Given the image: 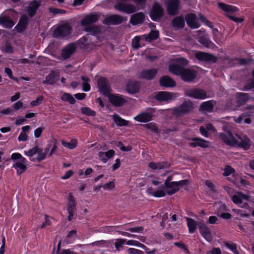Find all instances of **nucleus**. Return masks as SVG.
<instances>
[{
	"instance_id": "obj_30",
	"label": "nucleus",
	"mask_w": 254,
	"mask_h": 254,
	"mask_svg": "<svg viewBox=\"0 0 254 254\" xmlns=\"http://www.w3.org/2000/svg\"><path fill=\"white\" fill-rule=\"evenodd\" d=\"M60 76L58 73L52 71L46 77V80L43 81L45 84L55 85L59 80Z\"/></svg>"
},
{
	"instance_id": "obj_16",
	"label": "nucleus",
	"mask_w": 254,
	"mask_h": 254,
	"mask_svg": "<svg viewBox=\"0 0 254 254\" xmlns=\"http://www.w3.org/2000/svg\"><path fill=\"white\" fill-rule=\"evenodd\" d=\"M97 83L99 92L107 96L110 92V87L107 78L104 77H100L98 79Z\"/></svg>"
},
{
	"instance_id": "obj_53",
	"label": "nucleus",
	"mask_w": 254,
	"mask_h": 254,
	"mask_svg": "<svg viewBox=\"0 0 254 254\" xmlns=\"http://www.w3.org/2000/svg\"><path fill=\"white\" fill-rule=\"evenodd\" d=\"M43 100V96H40L38 97L36 100H33L30 103V105L32 107H35L37 105H39L42 103V102Z\"/></svg>"
},
{
	"instance_id": "obj_41",
	"label": "nucleus",
	"mask_w": 254,
	"mask_h": 254,
	"mask_svg": "<svg viewBox=\"0 0 254 254\" xmlns=\"http://www.w3.org/2000/svg\"><path fill=\"white\" fill-rule=\"evenodd\" d=\"M61 99L63 101L68 102L70 104H74L76 102L75 99L72 96L68 93H64L63 94Z\"/></svg>"
},
{
	"instance_id": "obj_32",
	"label": "nucleus",
	"mask_w": 254,
	"mask_h": 254,
	"mask_svg": "<svg viewBox=\"0 0 254 254\" xmlns=\"http://www.w3.org/2000/svg\"><path fill=\"white\" fill-rule=\"evenodd\" d=\"M218 5L221 9L227 13H234L239 10L238 7L223 2H218Z\"/></svg>"
},
{
	"instance_id": "obj_40",
	"label": "nucleus",
	"mask_w": 254,
	"mask_h": 254,
	"mask_svg": "<svg viewBox=\"0 0 254 254\" xmlns=\"http://www.w3.org/2000/svg\"><path fill=\"white\" fill-rule=\"evenodd\" d=\"M85 31L88 32L89 34L96 36L100 33L101 30L98 26H88L85 27Z\"/></svg>"
},
{
	"instance_id": "obj_47",
	"label": "nucleus",
	"mask_w": 254,
	"mask_h": 254,
	"mask_svg": "<svg viewBox=\"0 0 254 254\" xmlns=\"http://www.w3.org/2000/svg\"><path fill=\"white\" fill-rule=\"evenodd\" d=\"M238 146L245 150H248L251 146L250 139L247 138L245 139L242 140L238 144Z\"/></svg>"
},
{
	"instance_id": "obj_60",
	"label": "nucleus",
	"mask_w": 254,
	"mask_h": 254,
	"mask_svg": "<svg viewBox=\"0 0 254 254\" xmlns=\"http://www.w3.org/2000/svg\"><path fill=\"white\" fill-rule=\"evenodd\" d=\"M225 15L230 19L236 23H242L244 21V19L242 18H239L236 16L231 15L229 14H225Z\"/></svg>"
},
{
	"instance_id": "obj_49",
	"label": "nucleus",
	"mask_w": 254,
	"mask_h": 254,
	"mask_svg": "<svg viewBox=\"0 0 254 254\" xmlns=\"http://www.w3.org/2000/svg\"><path fill=\"white\" fill-rule=\"evenodd\" d=\"M224 245L227 248L230 250L235 254H239V253L237 250V245L235 244H230L228 242H224Z\"/></svg>"
},
{
	"instance_id": "obj_54",
	"label": "nucleus",
	"mask_w": 254,
	"mask_h": 254,
	"mask_svg": "<svg viewBox=\"0 0 254 254\" xmlns=\"http://www.w3.org/2000/svg\"><path fill=\"white\" fill-rule=\"evenodd\" d=\"M143 227H136L125 229V230L129 231L130 232H136V233H142L143 231Z\"/></svg>"
},
{
	"instance_id": "obj_46",
	"label": "nucleus",
	"mask_w": 254,
	"mask_h": 254,
	"mask_svg": "<svg viewBox=\"0 0 254 254\" xmlns=\"http://www.w3.org/2000/svg\"><path fill=\"white\" fill-rule=\"evenodd\" d=\"M80 110L81 113L83 115L92 117L96 116V112L92 110L89 107H82L81 108Z\"/></svg>"
},
{
	"instance_id": "obj_8",
	"label": "nucleus",
	"mask_w": 254,
	"mask_h": 254,
	"mask_svg": "<svg viewBox=\"0 0 254 254\" xmlns=\"http://www.w3.org/2000/svg\"><path fill=\"white\" fill-rule=\"evenodd\" d=\"M186 96L191 98L199 100H203L208 98L206 92L201 88H193L186 90Z\"/></svg>"
},
{
	"instance_id": "obj_5",
	"label": "nucleus",
	"mask_w": 254,
	"mask_h": 254,
	"mask_svg": "<svg viewBox=\"0 0 254 254\" xmlns=\"http://www.w3.org/2000/svg\"><path fill=\"white\" fill-rule=\"evenodd\" d=\"M224 132H221L219 134V138L227 145L235 146L238 142L235 138L229 127L225 125L222 127Z\"/></svg>"
},
{
	"instance_id": "obj_26",
	"label": "nucleus",
	"mask_w": 254,
	"mask_h": 254,
	"mask_svg": "<svg viewBox=\"0 0 254 254\" xmlns=\"http://www.w3.org/2000/svg\"><path fill=\"white\" fill-rule=\"evenodd\" d=\"M154 98L156 100L159 102H168L173 99V94L170 92L160 91L156 92Z\"/></svg>"
},
{
	"instance_id": "obj_12",
	"label": "nucleus",
	"mask_w": 254,
	"mask_h": 254,
	"mask_svg": "<svg viewBox=\"0 0 254 254\" xmlns=\"http://www.w3.org/2000/svg\"><path fill=\"white\" fill-rule=\"evenodd\" d=\"M114 7L116 10L127 14L133 13L137 10L135 5L130 3H125L123 2H117L115 4Z\"/></svg>"
},
{
	"instance_id": "obj_39",
	"label": "nucleus",
	"mask_w": 254,
	"mask_h": 254,
	"mask_svg": "<svg viewBox=\"0 0 254 254\" xmlns=\"http://www.w3.org/2000/svg\"><path fill=\"white\" fill-rule=\"evenodd\" d=\"M186 219L187 222V226L189 229V233H194L197 228L196 222L191 218L186 217Z\"/></svg>"
},
{
	"instance_id": "obj_58",
	"label": "nucleus",
	"mask_w": 254,
	"mask_h": 254,
	"mask_svg": "<svg viewBox=\"0 0 254 254\" xmlns=\"http://www.w3.org/2000/svg\"><path fill=\"white\" fill-rule=\"evenodd\" d=\"M232 200L234 203L237 205L241 204L242 203V201L241 197H240V195L238 192H237V194H235L232 196Z\"/></svg>"
},
{
	"instance_id": "obj_50",
	"label": "nucleus",
	"mask_w": 254,
	"mask_h": 254,
	"mask_svg": "<svg viewBox=\"0 0 254 254\" xmlns=\"http://www.w3.org/2000/svg\"><path fill=\"white\" fill-rule=\"evenodd\" d=\"M235 172V170L231 166L227 165L224 169V172L223 176L225 177H228Z\"/></svg>"
},
{
	"instance_id": "obj_37",
	"label": "nucleus",
	"mask_w": 254,
	"mask_h": 254,
	"mask_svg": "<svg viewBox=\"0 0 254 254\" xmlns=\"http://www.w3.org/2000/svg\"><path fill=\"white\" fill-rule=\"evenodd\" d=\"M14 21L5 16L0 17V25L7 28H11L14 25Z\"/></svg>"
},
{
	"instance_id": "obj_21",
	"label": "nucleus",
	"mask_w": 254,
	"mask_h": 254,
	"mask_svg": "<svg viewBox=\"0 0 254 254\" xmlns=\"http://www.w3.org/2000/svg\"><path fill=\"white\" fill-rule=\"evenodd\" d=\"M76 46L73 43H70L63 48L62 51V56L63 59L66 60L70 58L76 51Z\"/></svg>"
},
{
	"instance_id": "obj_36",
	"label": "nucleus",
	"mask_w": 254,
	"mask_h": 254,
	"mask_svg": "<svg viewBox=\"0 0 254 254\" xmlns=\"http://www.w3.org/2000/svg\"><path fill=\"white\" fill-rule=\"evenodd\" d=\"M236 97L237 99L238 103L243 105L249 99V95L246 93L238 92L236 94Z\"/></svg>"
},
{
	"instance_id": "obj_48",
	"label": "nucleus",
	"mask_w": 254,
	"mask_h": 254,
	"mask_svg": "<svg viewBox=\"0 0 254 254\" xmlns=\"http://www.w3.org/2000/svg\"><path fill=\"white\" fill-rule=\"evenodd\" d=\"M144 126L146 128L151 130L154 133H158L159 132L158 127L154 123L146 124Z\"/></svg>"
},
{
	"instance_id": "obj_51",
	"label": "nucleus",
	"mask_w": 254,
	"mask_h": 254,
	"mask_svg": "<svg viewBox=\"0 0 254 254\" xmlns=\"http://www.w3.org/2000/svg\"><path fill=\"white\" fill-rule=\"evenodd\" d=\"M132 47L134 49H138L141 48V46L140 44V38L138 36H135L132 39Z\"/></svg>"
},
{
	"instance_id": "obj_64",
	"label": "nucleus",
	"mask_w": 254,
	"mask_h": 254,
	"mask_svg": "<svg viewBox=\"0 0 254 254\" xmlns=\"http://www.w3.org/2000/svg\"><path fill=\"white\" fill-rule=\"evenodd\" d=\"M254 88V78L252 79L250 82L247 83L245 86L244 90L245 91H249Z\"/></svg>"
},
{
	"instance_id": "obj_57",
	"label": "nucleus",
	"mask_w": 254,
	"mask_h": 254,
	"mask_svg": "<svg viewBox=\"0 0 254 254\" xmlns=\"http://www.w3.org/2000/svg\"><path fill=\"white\" fill-rule=\"evenodd\" d=\"M117 146L123 151H129L131 150V147L130 146H124L121 141L118 142Z\"/></svg>"
},
{
	"instance_id": "obj_17",
	"label": "nucleus",
	"mask_w": 254,
	"mask_h": 254,
	"mask_svg": "<svg viewBox=\"0 0 254 254\" xmlns=\"http://www.w3.org/2000/svg\"><path fill=\"white\" fill-rule=\"evenodd\" d=\"M158 72V69L155 68L143 69L139 73L138 78L146 80H151L156 77Z\"/></svg>"
},
{
	"instance_id": "obj_18",
	"label": "nucleus",
	"mask_w": 254,
	"mask_h": 254,
	"mask_svg": "<svg viewBox=\"0 0 254 254\" xmlns=\"http://www.w3.org/2000/svg\"><path fill=\"white\" fill-rule=\"evenodd\" d=\"M188 140L191 141L189 143V146L190 147L194 148L200 147L202 148H207L209 147V142L203 138L197 137L190 138Z\"/></svg>"
},
{
	"instance_id": "obj_1",
	"label": "nucleus",
	"mask_w": 254,
	"mask_h": 254,
	"mask_svg": "<svg viewBox=\"0 0 254 254\" xmlns=\"http://www.w3.org/2000/svg\"><path fill=\"white\" fill-rule=\"evenodd\" d=\"M169 70L173 74L180 75L182 79L186 82H190L196 77V72L192 69L185 68L184 66L174 64L169 66Z\"/></svg>"
},
{
	"instance_id": "obj_52",
	"label": "nucleus",
	"mask_w": 254,
	"mask_h": 254,
	"mask_svg": "<svg viewBox=\"0 0 254 254\" xmlns=\"http://www.w3.org/2000/svg\"><path fill=\"white\" fill-rule=\"evenodd\" d=\"M49 9V12L52 13L54 15H56L58 14H63L65 13V11L64 10L60 8L50 7Z\"/></svg>"
},
{
	"instance_id": "obj_7",
	"label": "nucleus",
	"mask_w": 254,
	"mask_h": 254,
	"mask_svg": "<svg viewBox=\"0 0 254 254\" xmlns=\"http://www.w3.org/2000/svg\"><path fill=\"white\" fill-rule=\"evenodd\" d=\"M155 110L153 108L148 107L133 118V119L140 123H148L153 119Z\"/></svg>"
},
{
	"instance_id": "obj_33",
	"label": "nucleus",
	"mask_w": 254,
	"mask_h": 254,
	"mask_svg": "<svg viewBox=\"0 0 254 254\" xmlns=\"http://www.w3.org/2000/svg\"><path fill=\"white\" fill-rule=\"evenodd\" d=\"M115 154V151L113 149L109 150L107 152L100 151L98 156L101 160L104 163L107 162L108 160L112 158Z\"/></svg>"
},
{
	"instance_id": "obj_63",
	"label": "nucleus",
	"mask_w": 254,
	"mask_h": 254,
	"mask_svg": "<svg viewBox=\"0 0 254 254\" xmlns=\"http://www.w3.org/2000/svg\"><path fill=\"white\" fill-rule=\"evenodd\" d=\"M128 254H143V252L141 250L134 248H129L127 250Z\"/></svg>"
},
{
	"instance_id": "obj_61",
	"label": "nucleus",
	"mask_w": 254,
	"mask_h": 254,
	"mask_svg": "<svg viewBox=\"0 0 254 254\" xmlns=\"http://www.w3.org/2000/svg\"><path fill=\"white\" fill-rule=\"evenodd\" d=\"M217 216L224 219H230L232 218V215L227 212L218 213Z\"/></svg>"
},
{
	"instance_id": "obj_13",
	"label": "nucleus",
	"mask_w": 254,
	"mask_h": 254,
	"mask_svg": "<svg viewBox=\"0 0 254 254\" xmlns=\"http://www.w3.org/2000/svg\"><path fill=\"white\" fill-rule=\"evenodd\" d=\"M195 57L199 61L207 63L214 64L217 61V58L212 54L198 51L195 54Z\"/></svg>"
},
{
	"instance_id": "obj_22",
	"label": "nucleus",
	"mask_w": 254,
	"mask_h": 254,
	"mask_svg": "<svg viewBox=\"0 0 254 254\" xmlns=\"http://www.w3.org/2000/svg\"><path fill=\"white\" fill-rule=\"evenodd\" d=\"M198 228L201 235L207 242H210L212 240V236L209 228L203 223L198 224Z\"/></svg>"
},
{
	"instance_id": "obj_2",
	"label": "nucleus",
	"mask_w": 254,
	"mask_h": 254,
	"mask_svg": "<svg viewBox=\"0 0 254 254\" xmlns=\"http://www.w3.org/2000/svg\"><path fill=\"white\" fill-rule=\"evenodd\" d=\"M49 150V148H46L43 152L38 145H36L28 151H24V154L29 157L31 161H36L38 162H41L46 158Z\"/></svg>"
},
{
	"instance_id": "obj_45",
	"label": "nucleus",
	"mask_w": 254,
	"mask_h": 254,
	"mask_svg": "<svg viewBox=\"0 0 254 254\" xmlns=\"http://www.w3.org/2000/svg\"><path fill=\"white\" fill-rule=\"evenodd\" d=\"M198 42L206 47H210L211 45L213 44L208 38L202 36L198 37Z\"/></svg>"
},
{
	"instance_id": "obj_4",
	"label": "nucleus",
	"mask_w": 254,
	"mask_h": 254,
	"mask_svg": "<svg viewBox=\"0 0 254 254\" xmlns=\"http://www.w3.org/2000/svg\"><path fill=\"white\" fill-rule=\"evenodd\" d=\"M10 158L15 162L12 167L17 171V174L20 175L27 170V160L19 153H13L11 154Z\"/></svg>"
},
{
	"instance_id": "obj_44",
	"label": "nucleus",
	"mask_w": 254,
	"mask_h": 254,
	"mask_svg": "<svg viewBox=\"0 0 254 254\" xmlns=\"http://www.w3.org/2000/svg\"><path fill=\"white\" fill-rule=\"evenodd\" d=\"M76 235L77 232L75 230H72L69 231L64 240V242L67 244L72 243L74 239H73V240H71V239L73 237H76Z\"/></svg>"
},
{
	"instance_id": "obj_31",
	"label": "nucleus",
	"mask_w": 254,
	"mask_h": 254,
	"mask_svg": "<svg viewBox=\"0 0 254 254\" xmlns=\"http://www.w3.org/2000/svg\"><path fill=\"white\" fill-rule=\"evenodd\" d=\"M215 102L213 100H209L203 102L200 106V111L211 113L212 112Z\"/></svg>"
},
{
	"instance_id": "obj_38",
	"label": "nucleus",
	"mask_w": 254,
	"mask_h": 254,
	"mask_svg": "<svg viewBox=\"0 0 254 254\" xmlns=\"http://www.w3.org/2000/svg\"><path fill=\"white\" fill-rule=\"evenodd\" d=\"M163 190H158L156 191H154L152 188H149L146 190V192L154 197H162L166 195V192Z\"/></svg>"
},
{
	"instance_id": "obj_42",
	"label": "nucleus",
	"mask_w": 254,
	"mask_h": 254,
	"mask_svg": "<svg viewBox=\"0 0 254 254\" xmlns=\"http://www.w3.org/2000/svg\"><path fill=\"white\" fill-rule=\"evenodd\" d=\"M62 144L63 146L69 149L75 148L77 145V141L76 139H72L69 142L62 140Z\"/></svg>"
},
{
	"instance_id": "obj_11",
	"label": "nucleus",
	"mask_w": 254,
	"mask_h": 254,
	"mask_svg": "<svg viewBox=\"0 0 254 254\" xmlns=\"http://www.w3.org/2000/svg\"><path fill=\"white\" fill-rule=\"evenodd\" d=\"M109 102L114 107H120L124 106L127 102V99L123 95L119 94H111L108 96Z\"/></svg>"
},
{
	"instance_id": "obj_29",
	"label": "nucleus",
	"mask_w": 254,
	"mask_h": 254,
	"mask_svg": "<svg viewBox=\"0 0 254 254\" xmlns=\"http://www.w3.org/2000/svg\"><path fill=\"white\" fill-rule=\"evenodd\" d=\"M160 86L165 87H173L175 86V81L170 77L167 75L162 76L159 80Z\"/></svg>"
},
{
	"instance_id": "obj_3",
	"label": "nucleus",
	"mask_w": 254,
	"mask_h": 254,
	"mask_svg": "<svg viewBox=\"0 0 254 254\" xmlns=\"http://www.w3.org/2000/svg\"><path fill=\"white\" fill-rule=\"evenodd\" d=\"M188 179L182 180L179 181H173L170 183H164L160 187V189H164L169 195H172L179 191V187L186 186L189 184Z\"/></svg>"
},
{
	"instance_id": "obj_23",
	"label": "nucleus",
	"mask_w": 254,
	"mask_h": 254,
	"mask_svg": "<svg viewBox=\"0 0 254 254\" xmlns=\"http://www.w3.org/2000/svg\"><path fill=\"white\" fill-rule=\"evenodd\" d=\"M145 14L142 12H139L132 14L130 18L129 22L133 26L142 24L145 21Z\"/></svg>"
},
{
	"instance_id": "obj_9",
	"label": "nucleus",
	"mask_w": 254,
	"mask_h": 254,
	"mask_svg": "<svg viewBox=\"0 0 254 254\" xmlns=\"http://www.w3.org/2000/svg\"><path fill=\"white\" fill-rule=\"evenodd\" d=\"M166 10L169 15L178 14L180 6V0H164Z\"/></svg>"
},
{
	"instance_id": "obj_20",
	"label": "nucleus",
	"mask_w": 254,
	"mask_h": 254,
	"mask_svg": "<svg viewBox=\"0 0 254 254\" xmlns=\"http://www.w3.org/2000/svg\"><path fill=\"white\" fill-rule=\"evenodd\" d=\"M29 20L26 14L22 15L17 24L15 27L16 31L18 33H22L24 31L28 26Z\"/></svg>"
},
{
	"instance_id": "obj_15",
	"label": "nucleus",
	"mask_w": 254,
	"mask_h": 254,
	"mask_svg": "<svg viewBox=\"0 0 254 254\" xmlns=\"http://www.w3.org/2000/svg\"><path fill=\"white\" fill-rule=\"evenodd\" d=\"M127 20V17H124L119 14H113L106 18L103 23L108 25H117Z\"/></svg>"
},
{
	"instance_id": "obj_43",
	"label": "nucleus",
	"mask_w": 254,
	"mask_h": 254,
	"mask_svg": "<svg viewBox=\"0 0 254 254\" xmlns=\"http://www.w3.org/2000/svg\"><path fill=\"white\" fill-rule=\"evenodd\" d=\"M159 37V32L158 31L152 30L146 35L145 41L147 42H151L156 40Z\"/></svg>"
},
{
	"instance_id": "obj_25",
	"label": "nucleus",
	"mask_w": 254,
	"mask_h": 254,
	"mask_svg": "<svg viewBox=\"0 0 254 254\" xmlns=\"http://www.w3.org/2000/svg\"><path fill=\"white\" fill-rule=\"evenodd\" d=\"M186 21L189 27L191 29H196L200 27L197 21L196 16L193 13H189L186 16Z\"/></svg>"
},
{
	"instance_id": "obj_34",
	"label": "nucleus",
	"mask_w": 254,
	"mask_h": 254,
	"mask_svg": "<svg viewBox=\"0 0 254 254\" xmlns=\"http://www.w3.org/2000/svg\"><path fill=\"white\" fill-rule=\"evenodd\" d=\"M173 27L177 28H183L185 26V20L182 16H177L172 20Z\"/></svg>"
},
{
	"instance_id": "obj_24",
	"label": "nucleus",
	"mask_w": 254,
	"mask_h": 254,
	"mask_svg": "<svg viewBox=\"0 0 254 254\" xmlns=\"http://www.w3.org/2000/svg\"><path fill=\"white\" fill-rule=\"evenodd\" d=\"M77 45L79 48L83 51H89L91 49L92 43L84 36L77 41Z\"/></svg>"
},
{
	"instance_id": "obj_6",
	"label": "nucleus",
	"mask_w": 254,
	"mask_h": 254,
	"mask_svg": "<svg viewBox=\"0 0 254 254\" xmlns=\"http://www.w3.org/2000/svg\"><path fill=\"white\" fill-rule=\"evenodd\" d=\"M194 108L192 101L189 100L184 101L183 104L173 109V113L177 116H182L190 113Z\"/></svg>"
},
{
	"instance_id": "obj_35",
	"label": "nucleus",
	"mask_w": 254,
	"mask_h": 254,
	"mask_svg": "<svg viewBox=\"0 0 254 254\" xmlns=\"http://www.w3.org/2000/svg\"><path fill=\"white\" fill-rule=\"evenodd\" d=\"M114 122L118 127H127L129 122L122 118L118 114H115L112 117Z\"/></svg>"
},
{
	"instance_id": "obj_10",
	"label": "nucleus",
	"mask_w": 254,
	"mask_h": 254,
	"mask_svg": "<svg viewBox=\"0 0 254 254\" xmlns=\"http://www.w3.org/2000/svg\"><path fill=\"white\" fill-rule=\"evenodd\" d=\"M71 30L72 27L69 24L64 23L56 28L54 35L56 38H64L70 34Z\"/></svg>"
},
{
	"instance_id": "obj_28",
	"label": "nucleus",
	"mask_w": 254,
	"mask_h": 254,
	"mask_svg": "<svg viewBox=\"0 0 254 254\" xmlns=\"http://www.w3.org/2000/svg\"><path fill=\"white\" fill-rule=\"evenodd\" d=\"M98 20V16L96 14H90L86 16L81 21V24L83 26H88L90 24L97 22Z\"/></svg>"
},
{
	"instance_id": "obj_14",
	"label": "nucleus",
	"mask_w": 254,
	"mask_h": 254,
	"mask_svg": "<svg viewBox=\"0 0 254 254\" xmlns=\"http://www.w3.org/2000/svg\"><path fill=\"white\" fill-rule=\"evenodd\" d=\"M164 15V10L161 5L155 2L150 13V18L154 21H158Z\"/></svg>"
},
{
	"instance_id": "obj_62",
	"label": "nucleus",
	"mask_w": 254,
	"mask_h": 254,
	"mask_svg": "<svg viewBox=\"0 0 254 254\" xmlns=\"http://www.w3.org/2000/svg\"><path fill=\"white\" fill-rule=\"evenodd\" d=\"M170 166V164L167 161L159 162V170L168 169Z\"/></svg>"
},
{
	"instance_id": "obj_59",
	"label": "nucleus",
	"mask_w": 254,
	"mask_h": 254,
	"mask_svg": "<svg viewBox=\"0 0 254 254\" xmlns=\"http://www.w3.org/2000/svg\"><path fill=\"white\" fill-rule=\"evenodd\" d=\"M14 111L11 108H7L0 111V113L6 115H12L14 114Z\"/></svg>"
},
{
	"instance_id": "obj_55",
	"label": "nucleus",
	"mask_w": 254,
	"mask_h": 254,
	"mask_svg": "<svg viewBox=\"0 0 254 254\" xmlns=\"http://www.w3.org/2000/svg\"><path fill=\"white\" fill-rule=\"evenodd\" d=\"M115 187V185L114 180H113V181H111L109 183H106L102 186V188L105 190H111L112 189H114Z\"/></svg>"
},
{
	"instance_id": "obj_56",
	"label": "nucleus",
	"mask_w": 254,
	"mask_h": 254,
	"mask_svg": "<svg viewBox=\"0 0 254 254\" xmlns=\"http://www.w3.org/2000/svg\"><path fill=\"white\" fill-rule=\"evenodd\" d=\"M67 211L74 213L76 211L75 202H68L67 203Z\"/></svg>"
},
{
	"instance_id": "obj_27",
	"label": "nucleus",
	"mask_w": 254,
	"mask_h": 254,
	"mask_svg": "<svg viewBox=\"0 0 254 254\" xmlns=\"http://www.w3.org/2000/svg\"><path fill=\"white\" fill-rule=\"evenodd\" d=\"M41 5V3L36 0H33L31 1L27 7V13L29 16L31 18L33 17Z\"/></svg>"
},
{
	"instance_id": "obj_19",
	"label": "nucleus",
	"mask_w": 254,
	"mask_h": 254,
	"mask_svg": "<svg viewBox=\"0 0 254 254\" xmlns=\"http://www.w3.org/2000/svg\"><path fill=\"white\" fill-rule=\"evenodd\" d=\"M140 84L138 81H129L126 85V90L130 94H134L139 92Z\"/></svg>"
}]
</instances>
